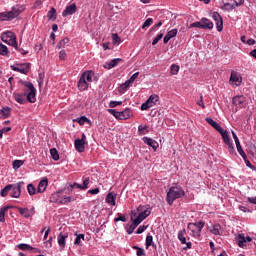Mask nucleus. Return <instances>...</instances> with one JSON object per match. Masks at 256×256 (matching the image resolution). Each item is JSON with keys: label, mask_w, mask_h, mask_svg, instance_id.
<instances>
[{"label": "nucleus", "mask_w": 256, "mask_h": 256, "mask_svg": "<svg viewBox=\"0 0 256 256\" xmlns=\"http://www.w3.org/2000/svg\"><path fill=\"white\" fill-rule=\"evenodd\" d=\"M22 85L25 87L23 89L24 93L20 94L17 92L13 93V97L17 103H20V105H25L27 101L29 103H35L37 101L36 95H37V89H35V86H33V83L29 81H22Z\"/></svg>", "instance_id": "f257e3e1"}, {"label": "nucleus", "mask_w": 256, "mask_h": 256, "mask_svg": "<svg viewBox=\"0 0 256 256\" xmlns=\"http://www.w3.org/2000/svg\"><path fill=\"white\" fill-rule=\"evenodd\" d=\"M93 79L94 81H97V78L95 77V72L93 71L83 72L77 83V87L79 91H87V89H89V84L93 82Z\"/></svg>", "instance_id": "f03ea898"}, {"label": "nucleus", "mask_w": 256, "mask_h": 256, "mask_svg": "<svg viewBox=\"0 0 256 256\" xmlns=\"http://www.w3.org/2000/svg\"><path fill=\"white\" fill-rule=\"evenodd\" d=\"M23 11H25V7L16 5L12 7L11 11L0 13V21H13V19L19 17Z\"/></svg>", "instance_id": "7ed1b4c3"}, {"label": "nucleus", "mask_w": 256, "mask_h": 256, "mask_svg": "<svg viewBox=\"0 0 256 256\" xmlns=\"http://www.w3.org/2000/svg\"><path fill=\"white\" fill-rule=\"evenodd\" d=\"M203 227H205V222L203 221L188 223V229L191 231V235L192 237H195V239H199V237H201V231H203Z\"/></svg>", "instance_id": "20e7f679"}, {"label": "nucleus", "mask_w": 256, "mask_h": 256, "mask_svg": "<svg viewBox=\"0 0 256 256\" xmlns=\"http://www.w3.org/2000/svg\"><path fill=\"white\" fill-rule=\"evenodd\" d=\"M71 201H75V198L71 196L62 198L59 193H52L50 196V203H58V205H67Z\"/></svg>", "instance_id": "39448f33"}, {"label": "nucleus", "mask_w": 256, "mask_h": 256, "mask_svg": "<svg viewBox=\"0 0 256 256\" xmlns=\"http://www.w3.org/2000/svg\"><path fill=\"white\" fill-rule=\"evenodd\" d=\"M1 40L3 43H7L8 45H11L17 49V36H15V33L11 31L4 32L1 35Z\"/></svg>", "instance_id": "423d86ee"}, {"label": "nucleus", "mask_w": 256, "mask_h": 256, "mask_svg": "<svg viewBox=\"0 0 256 256\" xmlns=\"http://www.w3.org/2000/svg\"><path fill=\"white\" fill-rule=\"evenodd\" d=\"M159 101V95L152 94L145 103L141 105L142 111H147V109H151V107H155L157 102Z\"/></svg>", "instance_id": "0eeeda50"}, {"label": "nucleus", "mask_w": 256, "mask_h": 256, "mask_svg": "<svg viewBox=\"0 0 256 256\" xmlns=\"http://www.w3.org/2000/svg\"><path fill=\"white\" fill-rule=\"evenodd\" d=\"M30 65L31 64L29 63L16 64V66L11 65L10 69H12V71H16L17 73H22V75H27V73H29Z\"/></svg>", "instance_id": "6e6552de"}, {"label": "nucleus", "mask_w": 256, "mask_h": 256, "mask_svg": "<svg viewBox=\"0 0 256 256\" xmlns=\"http://www.w3.org/2000/svg\"><path fill=\"white\" fill-rule=\"evenodd\" d=\"M236 240L238 241V247H241V249H245V247H247V243H251V241H253V238H251L250 236H245L243 233H241L236 236Z\"/></svg>", "instance_id": "1a4fd4ad"}, {"label": "nucleus", "mask_w": 256, "mask_h": 256, "mask_svg": "<svg viewBox=\"0 0 256 256\" xmlns=\"http://www.w3.org/2000/svg\"><path fill=\"white\" fill-rule=\"evenodd\" d=\"M232 103L237 109H243L244 107H247V98L243 95L235 96L232 99Z\"/></svg>", "instance_id": "9d476101"}, {"label": "nucleus", "mask_w": 256, "mask_h": 256, "mask_svg": "<svg viewBox=\"0 0 256 256\" xmlns=\"http://www.w3.org/2000/svg\"><path fill=\"white\" fill-rule=\"evenodd\" d=\"M183 197H187L185 193H167L166 202L168 205H173L177 199H183Z\"/></svg>", "instance_id": "9b49d317"}, {"label": "nucleus", "mask_w": 256, "mask_h": 256, "mask_svg": "<svg viewBox=\"0 0 256 256\" xmlns=\"http://www.w3.org/2000/svg\"><path fill=\"white\" fill-rule=\"evenodd\" d=\"M89 182H90L89 178L84 177L82 184H79V183L70 184L68 186V189H70V191L71 189H80V191H85L86 189H89Z\"/></svg>", "instance_id": "f8f14e48"}, {"label": "nucleus", "mask_w": 256, "mask_h": 256, "mask_svg": "<svg viewBox=\"0 0 256 256\" xmlns=\"http://www.w3.org/2000/svg\"><path fill=\"white\" fill-rule=\"evenodd\" d=\"M230 85H235L236 87L241 86V83H243V78L241 75H239L238 72L232 71L229 79Z\"/></svg>", "instance_id": "ddd939ff"}, {"label": "nucleus", "mask_w": 256, "mask_h": 256, "mask_svg": "<svg viewBox=\"0 0 256 256\" xmlns=\"http://www.w3.org/2000/svg\"><path fill=\"white\" fill-rule=\"evenodd\" d=\"M212 19L216 23L217 31L219 33H221V31H223V18L221 17V15L218 12H214V13H212Z\"/></svg>", "instance_id": "4468645a"}, {"label": "nucleus", "mask_w": 256, "mask_h": 256, "mask_svg": "<svg viewBox=\"0 0 256 256\" xmlns=\"http://www.w3.org/2000/svg\"><path fill=\"white\" fill-rule=\"evenodd\" d=\"M130 219L132 223L141 225V223H143V221H145L147 217L143 216L142 214L137 215V212L131 211Z\"/></svg>", "instance_id": "2eb2a0df"}, {"label": "nucleus", "mask_w": 256, "mask_h": 256, "mask_svg": "<svg viewBox=\"0 0 256 256\" xmlns=\"http://www.w3.org/2000/svg\"><path fill=\"white\" fill-rule=\"evenodd\" d=\"M137 213L147 218L149 215H151V206L148 204L140 205L137 208Z\"/></svg>", "instance_id": "dca6fc26"}, {"label": "nucleus", "mask_w": 256, "mask_h": 256, "mask_svg": "<svg viewBox=\"0 0 256 256\" xmlns=\"http://www.w3.org/2000/svg\"><path fill=\"white\" fill-rule=\"evenodd\" d=\"M77 13V5L75 3L66 6L62 12V17H68V15H75Z\"/></svg>", "instance_id": "f3484780"}, {"label": "nucleus", "mask_w": 256, "mask_h": 256, "mask_svg": "<svg viewBox=\"0 0 256 256\" xmlns=\"http://www.w3.org/2000/svg\"><path fill=\"white\" fill-rule=\"evenodd\" d=\"M18 211L25 219H29V217H33V215H35V208L29 210L28 208L19 207Z\"/></svg>", "instance_id": "a211bd4d"}, {"label": "nucleus", "mask_w": 256, "mask_h": 256, "mask_svg": "<svg viewBox=\"0 0 256 256\" xmlns=\"http://www.w3.org/2000/svg\"><path fill=\"white\" fill-rule=\"evenodd\" d=\"M132 116L133 111H131L130 108H126L123 111L119 112L118 119H120L121 121H125L127 119H131Z\"/></svg>", "instance_id": "6ab92c4d"}, {"label": "nucleus", "mask_w": 256, "mask_h": 256, "mask_svg": "<svg viewBox=\"0 0 256 256\" xmlns=\"http://www.w3.org/2000/svg\"><path fill=\"white\" fill-rule=\"evenodd\" d=\"M67 237H69L67 232H60L58 235V245L62 250L65 249Z\"/></svg>", "instance_id": "aec40b11"}, {"label": "nucleus", "mask_w": 256, "mask_h": 256, "mask_svg": "<svg viewBox=\"0 0 256 256\" xmlns=\"http://www.w3.org/2000/svg\"><path fill=\"white\" fill-rule=\"evenodd\" d=\"M143 142L148 145L149 147H152V149L155 151L156 149H159V143L155 140H153V138H149V137H144L143 138Z\"/></svg>", "instance_id": "412c9836"}, {"label": "nucleus", "mask_w": 256, "mask_h": 256, "mask_svg": "<svg viewBox=\"0 0 256 256\" xmlns=\"http://www.w3.org/2000/svg\"><path fill=\"white\" fill-rule=\"evenodd\" d=\"M239 7V4H237V1L235 3L231 4L229 2H223V5L221 6L222 11H233V9H237Z\"/></svg>", "instance_id": "4be33fe9"}, {"label": "nucleus", "mask_w": 256, "mask_h": 256, "mask_svg": "<svg viewBox=\"0 0 256 256\" xmlns=\"http://www.w3.org/2000/svg\"><path fill=\"white\" fill-rule=\"evenodd\" d=\"M75 149L78 151V153H83L85 152V141L77 138L74 142Z\"/></svg>", "instance_id": "5701e85b"}, {"label": "nucleus", "mask_w": 256, "mask_h": 256, "mask_svg": "<svg viewBox=\"0 0 256 256\" xmlns=\"http://www.w3.org/2000/svg\"><path fill=\"white\" fill-rule=\"evenodd\" d=\"M106 203L109 205H112V207H115L117 205V194L114 193H108L105 199Z\"/></svg>", "instance_id": "b1692460"}, {"label": "nucleus", "mask_w": 256, "mask_h": 256, "mask_svg": "<svg viewBox=\"0 0 256 256\" xmlns=\"http://www.w3.org/2000/svg\"><path fill=\"white\" fill-rule=\"evenodd\" d=\"M218 133H220L223 143H225V145H228L231 143V137L229 136V131L222 128Z\"/></svg>", "instance_id": "393cba45"}, {"label": "nucleus", "mask_w": 256, "mask_h": 256, "mask_svg": "<svg viewBox=\"0 0 256 256\" xmlns=\"http://www.w3.org/2000/svg\"><path fill=\"white\" fill-rule=\"evenodd\" d=\"M121 61H123V59H121V58L113 59L110 62H106L104 64V67H105V69H113V67H117V65H119V63H121Z\"/></svg>", "instance_id": "a878e982"}, {"label": "nucleus", "mask_w": 256, "mask_h": 256, "mask_svg": "<svg viewBox=\"0 0 256 256\" xmlns=\"http://www.w3.org/2000/svg\"><path fill=\"white\" fill-rule=\"evenodd\" d=\"M47 185H49V180L45 177L38 184V193H45Z\"/></svg>", "instance_id": "bb28decb"}, {"label": "nucleus", "mask_w": 256, "mask_h": 256, "mask_svg": "<svg viewBox=\"0 0 256 256\" xmlns=\"http://www.w3.org/2000/svg\"><path fill=\"white\" fill-rule=\"evenodd\" d=\"M17 247L21 251H33V250H36L38 253H41V251L39 249L34 248L33 246H31L29 244L20 243V244L17 245Z\"/></svg>", "instance_id": "cd10ccee"}, {"label": "nucleus", "mask_w": 256, "mask_h": 256, "mask_svg": "<svg viewBox=\"0 0 256 256\" xmlns=\"http://www.w3.org/2000/svg\"><path fill=\"white\" fill-rule=\"evenodd\" d=\"M145 246H146V249H149L150 247L157 249V244H155V242H153V235L147 234Z\"/></svg>", "instance_id": "c85d7f7f"}, {"label": "nucleus", "mask_w": 256, "mask_h": 256, "mask_svg": "<svg viewBox=\"0 0 256 256\" xmlns=\"http://www.w3.org/2000/svg\"><path fill=\"white\" fill-rule=\"evenodd\" d=\"M206 123H208V125H211V127H213L214 129H216V131H218V133L223 129L221 127V125H219V123H217L215 120H213L212 118H206L205 119Z\"/></svg>", "instance_id": "c756f323"}, {"label": "nucleus", "mask_w": 256, "mask_h": 256, "mask_svg": "<svg viewBox=\"0 0 256 256\" xmlns=\"http://www.w3.org/2000/svg\"><path fill=\"white\" fill-rule=\"evenodd\" d=\"M210 233L212 235H221V225L220 224H214L208 227Z\"/></svg>", "instance_id": "7c9ffc66"}, {"label": "nucleus", "mask_w": 256, "mask_h": 256, "mask_svg": "<svg viewBox=\"0 0 256 256\" xmlns=\"http://www.w3.org/2000/svg\"><path fill=\"white\" fill-rule=\"evenodd\" d=\"M9 209H13V206H3L0 208V223H5V214Z\"/></svg>", "instance_id": "2f4dec72"}, {"label": "nucleus", "mask_w": 256, "mask_h": 256, "mask_svg": "<svg viewBox=\"0 0 256 256\" xmlns=\"http://www.w3.org/2000/svg\"><path fill=\"white\" fill-rule=\"evenodd\" d=\"M201 23H202V29H213V27H214L211 20H209L207 18H202Z\"/></svg>", "instance_id": "473e14b6"}, {"label": "nucleus", "mask_w": 256, "mask_h": 256, "mask_svg": "<svg viewBox=\"0 0 256 256\" xmlns=\"http://www.w3.org/2000/svg\"><path fill=\"white\" fill-rule=\"evenodd\" d=\"M0 115H2L4 119H7L11 115V107H3L0 110Z\"/></svg>", "instance_id": "72a5a7b5"}, {"label": "nucleus", "mask_w": 256, "mask_h": 256, "mask_svg": "<svg viewBox=\"0 0 256 256\" xmlns=\"http://www.w3.org/2000/svg\"><path fill=\"white\" fill-rule=\"evenodd\" d=\"M187 230L184 228L183 230L178 231V239L182 244L187 243V238H185V234Z\"/></svg>", "instance_id": "f704fd0d"}, {"label": "nucleus", "mask_w": 256, "mask_h": 256, "mask_svg": "<svg viewBox=\"0 0 256 256\" xmlns=\"http://www.w3.org/2000/svg\"><path fill=\"white\" fill-rule=\"evenodd\" d=\"M12 185H14V187H12L14 193H21L23 191V186L25 185V182H19Z\"/></svg>", "instance_id": "c9c22d12"}, {"label": "nucleus", "mask_w": 256, "mask_h": 256, "mask_svg": "<svg viewBox=\"0 0 256 256\" xmlns=\"http://www.w3.org/2000/svg\"><path fill=\"white\" fill-rule=\"evenodd\" d=\"M74 123H79V125H85V123H89V118L86 116H81L73 120Z\"/></svg>", "instance_id": "e433bc0d"}, {"label": "nucleus", "mask_w": 256, "mask_h": 256, "mask_svg": "<svg viewBox=\"0 0 256 256\" xmlns=\"http://www.w3.org/2000/svg\"><path fill=\"white\" fill-rule=\"evenodd\" d=\"M47 18L49 19V21L57 19V10L54 7H52L47 13Z\"/></svg>", "instance_id": "4c0bfd02"}, {"label": "nucleus", "mask_w": 256, "mask_h": 256, "mask_svg": "<svg viewBox=\"0 0 256 256\" xmlns=\"http://www.w3.org/2000/svg\"><path fill=\"white\" fill-rule=\"evenodd\" d=\"M76 235V238H75V241H74V245H81V239L83 241H85V234H75Z\"/></svg>", "instance_id": "58836bf2"}, {"label": "nucleus", "mask_w": 256, "mask_h": 256, "mask_svg": "<svg viewBox=\"0 0 256 256\" xmlns=\"http://www.w3.org/2000/svg\"><path fill=\"white\" fill-rule=\"evenodd\" d=\"M50 154L54 161H59V152L57 151V149L55 148L50 149Z\"/></svg>", "instance_id": "ea45409f"}, {"label": "nucleus", "mask_w": 256, "mask_h": 256, "mask_svg": "<svg viewBox=\"0 0 256 256\" xmlns=\"http://www.w3.org/2000/svg\"><path fill=\"white\" fill-rule=\"evenodd\" d=\"M119 221H122V223H127V218L125 216H123L122 213H118L117 217L114 218V222L119 223Z\"/></svg>", "instance_id": "a19ab883"}, {"label": "nucleus", "mask_w": 256, "mask_h": 256, "mask_svg": "<svg viewBox=\"0 0 256 256\" xmlns=\"http://www.w3.org/2000/svg\"><path fill=\"white\" fill-rule=\"evenodd\" d=\"M0 55H3L4 57H7L9 55V49L7 46L0 44Z\"/></svg>", "instance_id": "79ce46f5"}, {"label": "nucleus", "mask_w": 256, "mask_h": 256, "mask_svg": "<svg viewBox=\"0 0 256 256\" xmlns=\"http://www.w3.org/2000/svg\"><path fill=\"white\" fill-rule=\"evenodd\" d=\"M148 129H149V126L139 125L138 126V133H139V135H145V133H149Z\"/></svg>", "instance_id": "37998d69"}, {"label": "nucleus", "mask_w": 256, "mask_h": 256, "mask_svg": "<svg viewBox=\"0 0 256 256\" xmlns=\"http://www.w3.org/2000/svg\"><path fill=\"white\" fill-rule=\"evenodd\" d=\"M179 69V65L172 64L170 67V75H177V73H179Z\"/></svg>", "instance_id": "c03bdc74"}, {"label": "nucleus", "mask_w": 256, "mask_h": 256, "mask_svg": "<svg viewBox=\"0 0 256 256\" xmlns=\"http://www.w3.org/2000/svg\"><path fill=\"white\" fill-rule=\"evenodd\" d=\"M69 43V38L62 39L56 46V49H63Z\"/></svg>", "instance_id": "a18cd8bd"}, {"label": "nucleus", "mask_w": 256, "mask_h": 256, "mask_svg": "<svg viewBox=\"0 0 256 256\" xmlns=\"http://www.w3.org/2000/svg\"><path fill=\"white\" fill-rule=\"evenodd\" d=\"M236 149L238 153L241 155V157L246 160L247 159V154H245V151H243V148L241 147V144H236Z\"/></svg>", "instance_id": "49530a36"}, {"label": "nucleus", "mask_w": 256, "mask_h": 256, "mask_svg": "<svg viewBox=\"0 0 256 256\" xmlns=\"http://www.w3.org/2000/svg\"><path fill=\"white\" fill-rule=\"evenodd\" d=\"M168 193H185V191L181 190V187L175 185L170 188Z\"/></svg>", "instance_id": "de8ad7c7"}, {"label": "nucleus", "mask_w": 256, "mask_h": 256, "mask_svg": "<svg viewBox=\"0 0 256 256\" xmlns=\"http://www.w3.org/2000/svg\"><path fill=\"white\" fill-rule=\"evenodd\" d=\"M137 227H139V225L135 224V222H133L127 229L126 232L128 233V235H132L133 231H135V229H137Z\"/></svg>", "instance_id": "09e8293b"}, {"label": "nucleus", "mask_w": 256, "mask_h": 256, "mask_svg": "<svg viewBox=\"0 0 256 256\" xmlns=\"http://www.w3.org/2000/svg\"><path fill=\"white\" fill-rule=\"evenodd\" d=\"M228 147V151L230 155H237V152L235 151V146H233V142H230L229 144H226Z\"/></svg>", "instance_id": "8fccbe9b"}, {"label": "nucleus", "mask_w": 256, "mask_h": 256, "mask_svg": "<svg viewBox=\"0 0 256 256\" xmlns=\"http://www.w3.org/2000/svg\"><path fill=\"white\" fill-rule=\"evenodd\" d=\"M21 166H23V161L22 160H14L13 161V169L17 171Z\"/></svg>", "instance_id": "3c124183"}, {"label": "nucleus", "mask_w": 256, "mask_h": 256, "mask_svg": "<svg viewBox=\"0 0 256 256\" xmlns=\"http://www.w3.org/2000/svg\"><path fill=\"white\" fill-rule=\"evenodd\" d=\"M177 33H178V30H177V28H175V29H172V30L168 31L166 35L170 39H173V37H177Z\"/></svg>", "instance_id": "603ef678"}, {"label": "nucleus", "mask_w": 256, "mask_h": 256, "mask_svg": "<svg viewBox=\"0 0 256 256\" xmlns=\"http://www.w3.org/2000/svg\"><path fill=\"white\" fill-rule=\"evenodd\" d=\"M151 25H153V18H148L142 24V29H145L146 27H151Z\"/></svg>", "instance_id": "864d4df0"}, {"label": "nucleus", "mask_w": 256, "mask_h": 256, "mask_svg": "<svg viewBox=\"0 0 256 256\" xmlns=\"http://www.w3.org/2000/svg\"><path fill=\"white\" fill-rule=\"evenodd\" d=\"M161 39H163V32H160L152 41V45H157L159 43V41H161Z\"/></svg>", "instance_id": "5fc2aeb1"}, {"label": "nucleus", "mask_w": 256, "mask_h": 256, "mask_svg": "<svg viewBox=\"0 0 256 256\" xmlns=\"http://www.w3.org/2000/svg\"><path fill=\"white\" fill-rule=\"evenodd\" d=\"M147 227H149V226H147L145 224H143L142 226H139L136 231V235H141V233H144L145 230L147 229Z\"/></svg>", "instance_id": "6e6d98bb"}, {"label": "nucleus", "mask_w": 256, "mask_h": 256, "mask_svg": "<svg viewBox=\"0 0 256 256\" xmlns=\"http://www.w3.org/2000/svg\"><path fill=\"white\" fill-rule=\"evenodd\" d=\"M131 83L133 82H129V80H127L124 84H121L120 91H126V89H129V86L131 85Z\"/></svg>", "instance_id": "4d7b16f0"}, {"label": "nucleus", "mask_w": 256, "mask_h": 256, "mask_svg": "<svg viewBox=\"0 0 256 256\" xmlns=\"http://www.w3.org/2000/svg\"><path fill=\"white\" fill-rule=\"evenodd\" d=\"M119 105H123V102L122 101H110L109 102V107H111V109H113Z\"/></svg>", "instance_id": "13d9d810"}, {"label": "nucleus", "mask_w": 256, "mask_h": 256, "mask_svg": "<svg viewBox=\"0 0 256 256\" xmlns=\"http://www.w3.org/2000/svg\"><path fill=\"white\" fill-rule=\"evenodd\" d=\"M13 187H15V185L9 184V185L5 186V187L1 190V193H9V191H11V190L13 189Z\"/></svg>", "instance_id": "bf43d9fd"}, {"label": "nucleus", "mask_w": 256, "mask_h": 256, "mask_svg": "<svg viewBox=\"0 0 256 256\" xmlns=\"http://www.w3.org/2000/svg\"><path fill=\"white\" fill-rule=\"evenodd\" d=\"M107 111L108 113H110V115H113V117H116L117 119H119V111L115 109H108Z\"/></svg>", "instance_id": "052dcab7"}, {"label": "nucleus", "mask_w": 256, "mask_h": 256, "mask_svg": "<svg viewBox=\"0 0 256 256\" xmlns=\"http://www.w3.org/2000/svg\"><path fill=\"white\" fill-rule=\"evenodd\" d=\"M139 77V72L134 73L130 79H128V83H134L136 79Z\"/></svg>", "instance_id": "680f3d73"}, {"label": "nucleus", "mask_w": 256, "mask_h": 256, "mask_svg": "<svg viewBox=\"0 0 256 256\" xmlns=\"http://www.w3.org/2000/svg\"><path fill=\"white\" fill-rule=\"evenodd\" d=\"M113 43H121V38L117 33L112 34Z\"/></svg>", "instance_id": "e2e57ef3"}, {"label": "nucleus", "mask_w": 256, "mask_h": 256, "mask_svg": "<svg viewBox=\"0 0 256 256\" xmlns=\"http://www.w3.org/2000/svg\"><path fill=\"white\" fill-rule=\"evenodd\" d=\"M59 59H61L62 61H65V59H67V52H65V50H61L59 52Z\"/></svg>", "instance_id": "0e129e2a"}, {"label": "nucleus", "mask_w": 256, "mask_h": 256, "mask_svg": "<svg viewBox=\"0 0 256 256\" xmlns=\"http://www.w3.org/2000/svg\"><path fill=\"white\" fill-rule=\"evenodd\" d=\"M137 256H147V253L145 252V249L140 248L138 251H136Z\"/></svg>", "instance_id": "69168bd1"}, {"label": "nucleus", "mask_w": 256, "mask_h": 256, "mask_svg": "<svg viewBox=\"0 0 256 256\" xmlns=\"http://www.w3.org/2000/svg\"><path fill=\"white\" fill-rule=\"evenodd\" d=\"M232 137H233L236 145L241 144V142L239 141V137H237V134L234 131H232Z\"/></svg>", "instance_id": "338daca9"}, {"label": "nucleus", "mask_w": 256, "mask_h": 256, "mask_svg": "<svg viewBox=\"0 0 256 256\" xmlns=\"http://www.w3.org/2000/svg\"><path fill=\"white\" fill-rule=\"evenodd\" d=\"M27 191L28 193H35V186H33V184H28Z\"/></svg>", "instance_id": "774afa93"}]
</instances>
